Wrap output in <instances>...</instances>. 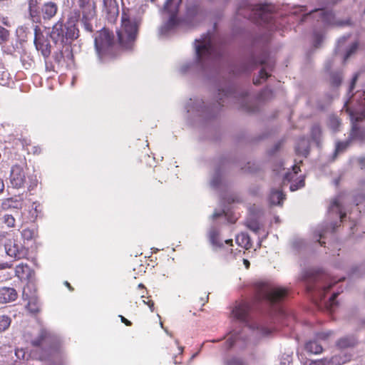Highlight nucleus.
I'll list each match as a JSON object with an SVG mask.
<instances>
[{"label": "nucleus", "instance_id": "1", "mask_svg": "<svg viewBox=\"0 0 365 365\" xmlns=\"http://www.w3.org/2000/svg\"><path fill=\"white\" fill-rule=\"evenodd\" d=\"M129 4V0H126ZM122 14L121 24L117 30L118 43L123 49H131L138 34L139 23L130 18V9L124 7V0H121Z\"/></svg>", "mask_w": 365, "mask_h": 365}, {"label": "nucleus", "instance_id": "2", "mask_svg": "<svg viewBox=\"0 0 365 365\" xmlns=\"http://www.w3.org/2000/svg\"><path fill=\"white\" fill-rule=\"evenodd\" d=\"M31 344L40 349L38 358L41 361L49 360L60 354L62 351L60 339L45 329L40 330L38 336L31 341Z\"/></svg>", "mask_w": 365, "mask_h": 365}, {"label": "nucleus", "instance_id": "3", "mask_svg": "<svg viewBox=\"0 0 365 365\" xmlns=\"http://www.w3.org/2000/svg\"><path fill=\"white\" fill-rule=\"evenodd\" d=\"M255 287V302L256 303L266 302L273 305L282 302L288 294L287 289L276 287L267 282H257Z\"/></svg>", "mask_w": 365, "mask_h": 365}, {"label": "nucleus", "instance_id": "4", "mask_svg": "<svg viewBox=\"0 0 365 365\" xmlns=\"http://www.w3.org/2000/svg\"><path fill=\"white\" fill-rule=\"evenodd\" d=\"M95 48L100 58L113 57L115 53L116 44L114 36L109 29L103 28L97 32L95 40Z\"/></svg>", "mask_w": 365, "mask_h": 365}, {"label": "nucleus", "instance_id": "5", "mask_svg": "<svg viewBox=\"0 0 365 365\" xmlns=\"http://www.w3.org/2000/svg\"><path fill=\"white\" fill-rule=\"evenodd\" d=\"M79 36V30L76 24L68 22L63 24V20L58 21L52 28L50 37L55 43H65L68 41H73Z\"/></svg>", "mask_w": 365, "mask_h": 365}, {"label": "nucleus", "instance_id": "6", "mask_svg": "<svg viewBox=\"0 0 365 365\" xmlns=\"http://www.w3.org/2000/svg\"><path fill=\"white\" fill-rule=\"evenodd\" d=\"M195 51L197 58L200 62L216 59L220 56V51L212 43L210 34L195 40Z\"/></svg>", "mask_w": 365, "mask_h": 365}, {"label": "nucleus", "instance_id": "7", "mask_svg": "<svg viewBox=\"0 0 365 365\" xmlns=\"http://www.w3.org/2000/svg\"><path fill=\"white\" fill-rule=\"evenodd\" d=\"M252 14L248 16L256 23L269 24L272 20V14L274 6L267 4H259L252 6L250 9Z\"/></svg>", "mask_w": 365, "mask_h": 365}, {"label": "nucleus", "instance_id": "8", "mask_svg": "<svg viewBox=\"0 0 365 365\" xmlns=\"http://www.w3.org/2000/svg\"><path fill=\"white\" fill-rule=\"evenodd\" d=\"M327 278V276L325 273L318 272L314 276H313L312 279H310V282H309L307 284V289L309 292H318L320 301H322V299L326 296V293L331 289L333 285L332 284H330L328 286L321 285V282L326 280Z\"/></svg>", "mask_w": 365, "mask_h": 365}, {"label": "nucleus", "instance_id": "9", "mask_svg": "<svg viewBox=\"0 0 365 365\" xmlns=\"http://www.w3.org/2000/svg\"><path fill=\"white\" fill-rule=\"evenodd\" d=\"M316 12L318 14L317 21H322L324 26H342L349 24V21H336L333 11L325 9H314L309 13L304 14L302 19V21H305L307 17H309L313 13Z\"/></svg>", "mask_w": 365, "mask_h": 365}, {"label": "nucleus", "instance_id": "10", "mask_svg": "<svg viewBox=\"0 0 365 365\" xmlns=\"http://www.w3.org/2000/svg\"><path fill=\"white\" fill-rule=\"evenodd\" d=\"M4 247L6 254L16 259H24L29 255V249L14 239H9Z\"/></svg>", "mask_w": 365, "mask_h": 365}, {"label": "nucleus", "instance_id": "11", "mask_svg": "<svg viewBox=\"0 0 365 365\" xmlns=\"http://www.w3.org/2000/svg\"><path fill=\"white\" fill-rule=\"evenodd\" d=\"M330 332H320L317 333L316 338L310 340L305 344V350L310 354H319L323 351V347L319 341H326L330 336Z\"/></svg>", "mask_w": 365, "mask_h": 365}, {"label": "nucleus", "instance_id": "12", "mask_svg": "<svg viewBox=\"0 0 365 365\" xmlns=\"http://www.w3.org/2000/svg\"><path fill=\"white\" fill-rule=\"evenodd\" d=\"M253 308V303L247 301H242L235 306L232 310L235 318L241 322H247L249 313Z\"/></svg>", "mask_w": 365, "mask_h": 365}, {"label": "nucleus", "instance_id": "13", "mask_svg": "<svg viewBox=\"0 0 365 365\" xmlns=\"http://www.w3.org/2000/svg\"><path fill=\"white\" fill-rule=\"evenodd\" d=\"M10 182L14 187H22L26 182V175L23 167L15 165L11 168Z\"/></svg>", "mask_w": 365, "mask_h": 365}, {"label": "nucleus", "instance_id": "14", "mask_svg": "<svg viewBox=\"0 0 365 365\" xmlns=\"http://www.w3.org/2000/svg\"><path fill=\"white\" fill-rule=\"evenodd\" d=\"M35 38H34V44L38 51H40L41 54L44 58H48L51 52V45L48 40L44 39L43 37H40L37 34V28L35 29Z\"/></svg>", "mask_w": 365, "mask_h": 365}, {"label": "nucleus", "instance_id": "15", "mask_svg": "<svg viewBox=\"0 0 365 365\" xmlns=\"http://www.w3.org/2000/svg\"><path fill=\"white\" fill-rule=\"evenodd\" d=\"M34 274V270L27 264L20 263L15 268V275L21 280H29Z\"/></svg>", "mask_w": 365, "mask_h": 365}, {"label": "nucleus", "instance_id": "16", "mask_svg": "<svg viewBox=\"0 0 365 365\" xmlns=\"http://www.w3.org/2000/svg\"><path fill=\"white\" fill-rule=\"evenodd\" d=\"M18 294L13 287H3L0 288V303L5 304L14 302L17 299Z\"/></svg>", "mask_w": 365, "mask_h": 365}, {"label": "nucleus", "instance_id": "17", "mask_svg": "<svg viewBox=\"0 0 365 365\" xmlns=\"http://www.w3.org/2000/svg\"><path fill=\"white\" fill-rule=\"evenodd\" d=\"M41 11L43 19L50 20L56 16L58 11V5L53 1H47L42 6Z\"/></svg>", "mask_w": 365, "mask_h": 365}, {"label": "nucleus", "instance_id": "18", "mask_svg": "<svg viewBox=\"0 0 365 365\" xmlns=\"http://www.w3.org/2000/svg\"><path fill=\"white\" fill-rule=\"evenodd\" d=\"M1 208L4 210L9 209L21 210L23 207V199L19 197H9L2 200Z\"/></svg>", "mask_w": 365, "mask_h": 365}, {"label": "nucleus", "instance_id": "19", "mask_svg": "<svg viewBox=\"0 0 365 365\" xmlns=\"http://www.w3.org/2000/svg\"><path fill=\"white\" fill-rule=\"evenodd\" d=\"M16 144L21 145L28 154L39 155L41 153V148L38 145H31L30 140L19 138L16 140Z\"/></svg>", "mask_w": 365, "mask_h": 365}, {"label": "nucleus", "instance_id": "20", "mask_svg": "<svg viewBox=\"0 0 365 365\" xmlns=\"http://www.w3.org/2000/svg\"><path fill=\"white\" fill-rule=\"evenodd\" d=\"M104 11L110 17H115L118 16L119 9L118 4L116 0H101Z\"/></svg>", "mask_w": 365, "mask_h": 365}, {"label": "nucleus", "instance_id": "21", "mask_svg": "<svg viewBox=\"0 0 365 365\" xmlns=\"http://www.w3.org/2000/svg\"><path fill=\"white\" fill-rule=\"evenodd\" d=\"M329 212L332 214H336L337 216H339L341 221H342L346 215V212L344 211L341 204L337 198L334 199L331 202L329 208Z\"/></svg>", "mask_w": 365, "mask_h": 365}, {"label": "nucleus", "instance_id": "22", "mask_svg": "<svg viewBox=\"0 0 365 365\" xmlns=\"http://www.w3.org/2000/svg\"><path fill=\"white\" fill-rule=\"evenodd\" d=\"M285 195L282 190H272L269 196V202L273 205H282Z\"/></svg>", "mask_w": 365, "mask_h": 365}, {"label": "nucleus", "instance_id": "23", "mask_svg": "<svg viewBox=\"0 0 365 365\" xmlns=\"http://www.w3.org/2000/svg\"><path fill=\"white\" fill-rule=\"evenodd\" d=\"M181 1L182 0H166L163 6V12L165 14H178Z\"/></svg>", "mask_w": 365, "mask_h": 365}, {"label": "nucleus", "instance_id": "24", "mask_svg": "<svg viewBox=\"0 0 365 365\" xmlns=\"http://www.w3.org/2000/svg\"><path fill=\"white\" fill-rule=\"evenodd\" d=\"M16 226L15 217L8 213L0 214V227L1 228H14Z\"/></svg>", "mask_w": 365, "mask_h": 365}, {"label": "nucleus", "instance_id": "25", "mask_svg": "<svg viewBox=\"0 0 365 365\" xmlns=\"http://www.w3.org/2000/svg\"><path fill=\"white\" fill-rule=\"evenodd\" d=\"M138 289L140 291V297L143 299V303L147 304L149 307L151 312H153L154 309H155V307H154L155 303L150 299V297L145 296V294L148 292H147V290H146V288L145 287V286L140 283L138 284Z\"/></svg>", "mask_w": 365, "mask_h": 365}, {"label": "nucleus", "instance_id": "26", "mask_svg": "<svg viewBox=\"0 0 365 365\" xmlns=\"http://www.w3.org/2000/svg\"><path fill=\"white\" fill-rule=\"evenodd\" d=\"M359 118H356V120L352 123V128L351 131V136L352 138L358 139L363 137V130L359 125Z\"/></svg>", "mask_w": 365, "mask_h": 365}, {"label": "nucleus", "instance_id": "27", "mask_svg": "<svg viewBox=\"0 0 365 365\" xmlns=\"http://www.w3.org/2000/svg\"><path fill=\"white\" fill-rule=\"evenodd\" d=\"M350 145V140L346 141H338L336 143L335 150H334V157H336L337 155L344 153L346 150Z\"/></svg>", "mask_w": 365, "mask_h": 365}, {"label": "nucleus", "instance_id": "28", "mask_svg": "<svg viewBox=\"0 0 365 365\" xmlns=\"http://www.w3.org/2000/svg\"><path fill=\"white\" fill-rule=\"evenodd\" d=\"M236 242L245 249H249L250 247V238L245 234H240L236 237Z\"/></svg>", "mask_w": 365, "mask_h": 365}, {"label": "nucleus", "instance_id": "29", "mask_svg": "<svg viewBox=\"0 0 365 365\" xmlns=\"http://www.w3.org/2000/svg\"><path fill=\"white\" fill-rule=\"evenodd\" d=\"M342 81V76L340 73H333L330 76V85L332 87H339Z\"/></svg>", "mask_w": 365, "mask_h": 365}, {"label": "nucleus", "instance_id": "30", "mask_svg": "<svg viewBox=\"0 0 365 365\" xmlns=\"http://www.w3.org/2000/svg\"><path fill=\"white\" fill-rule=\"evenodd\" d=\"M300 168L299 166L294 165L292 166V172H287L284 176V182L287 181L290 182L293 180L294 177L297 175L299 172H300Z\"/></svg>", "mask_w": 365, "mask_h": 365}, {"label": "nucleus", "instance_id": "31", "mask_svg": "<svg viewBox=\"0 0 365 365\" xmlns=\"http://www.w3.org/2000/svg\"><path fill=\"white\" fill-rule=\"evenodd\" d=\"M11 322V320L9 317L6 315L0 316V332L6 330L9 327Z\"/></svg>", "mask_w": 365, "mask_h": 365}, {"label": "nucleus", "instance_id": "32", "mask_svg": "<svg viewBox=\"0 0 365 365\" xmlns=\"http://www.w3.org/2000/svg\"><path fill=\"white\" fill-rule=\"evenodd\" d=\"M225 365H249L243 359L233 356L225 361Z\"/></svg>", "mask_w": 365, "mask_h": 365}, {"label": "nucleus", "instance_id": "33", "mask_svg": "<svg viewBox=\"0 0 365 365\" xmlns=\"http://www.w3.org/2000/svg\"><path fill=\"white\" fill-rule=\"evenodd\" d=\"M169 15V19L166 23V26L168 29H173L175 26H177L179 23L178 19V14H168Z\"/></svg>", "mask_w": 365, "mask_h": 365}, {"label": "nucleus", "instance_id": "34", "mask_svg": "<svg viewBox=\"0 0 365 365\" xmlns=\"http://www.w3.org/2000/svg\"><path fill=\"white\" fill-rule=\"evenodd\" d=\"M312 138L316 141L319 142L322 135V130L319 125H314L312 128L311 130Z\"/></svg>", "mask_w": 365, "mask_h": 365}, {"label": "nucleus", "instance_id": "35", "mask_svg": "<svg viewBox=\"0 0 365 365\" xmlns=\"http://www.w3.org/2000/svg\"><path fill=\"white\" fill-rule=\"evenodd\" d=\"M354 344V341L349 338H341L337 341V346L340 348L352 346Z\"/></svg>", "mask_w": 365, "mask_h": 365}, {"label": "nucleus", "instance_id": "36", "mask_svg": "<svg viewBox=\"0 0 365 365\" xmlns=\"http://www.w3.org/2000/svg\"><path fill=\"white\" fill-rule=\"evenodd\" d=\"M9 36V31L4 28L3 26H0V43H3L8 41Z\"/></svg>", "mask_w": 365, "mask_h": 365}, {"label": "nucleus", "instance_id": "37", "mask_svg": "<svg viewBox=\"0 0 365 365\" xmlns=\"http://www.w3.org/2000/svg\"><path fill=\"white\" fill-rule=\"evenodd\" d=\"M273 91L271 89L265 88L259 93V100H269L273 98Z\"/></svg>", "mask_w": 365, "mask_h": 365}, {"label": "nucleus", "instance_id": "38", "mask_svg": "<svg viewBox=\"0 0 365 365\" xmlns=\"http://www.w3.org/2000/svg\"><path fill=\"white\" fill-rule=\"evenodd\" d=\"M328 362L329 365H341L345 361L339 355H334L330 359H328Z\"/></svg>", "mask_w": 365, "mask_h": 365}, {"label": "nucleus", "instance_id": "39", "mask_svg": "<svg viewBox=\"0 0 365 365\" xmlns=\"http://www.w3.org/2000/svg\"><path fill=\"white\" fill-rule=\"evenodd\" d=\"M358 46L359 44L357 42H354L350 46L345 54L344 61H346L353 53L357 51Z\"/></svg>", "mask_w": 365, "mask_h": 365}, {"label": "nucleus", "instance_id": "40", "mask_svg": "<svg viewBox=\"0 0 365 365\" xmlns=\"http://www.w3.org/2000/svg\"><path fill=\"white\" fill-rule=\"evenodd\" d=\"M21 236L24 240H32L34 237V231L29 228L24 229L21 232Z\"/></svg>", "mask_w": 365, "mask_h": 365}, {"label": "nucleus", "instance_id": "41", "mask_svg": "<svg viewBox=\"0 0 365 365\" xmlns=\"http://www.w3.org/2000/svg\"><path fill=\"white\" fill-rule=\"evenodd\" d=\"M210 240L212 243L217 247H222V242L220 240L219 235L217 232H212L210 235Z\"/></svg>", "mask_w": 365, "mask_h": 365}, {"label": "nucleus", "instance_id": "42", "mask_svg": "<svg viewBox=\"0 0 365 365\" xmlns=\"http://www.w3.org/2000/svg\"><path fill=\"white\" fill-rule=\"evenodd\" d=\"M339 293H334L331 297L329 298V302L326 304V307L327 309L331 310L333 309L334 305L336 304V299L338 297Z\"/></svg>", "mask_w": 365, "mask_h": 365}, {"label": "nucleus", "instance_id": "43", "mask_svg": "<svg viewBox=\"0 0 365 365\" xmlns=\"http://www.w3.org/2000/svg\"><path fill=\"white\" fill-rule=\"evenodd\" d=\"M27 307L31 313H38L40 310L38 305L36 301H29Z\"/></svg>", "mask_w": 365, "mask_h": 365}, {"label": "nucleus", "instance_id": "44", "mask_svg": "<svg viewBox=\"0 0 365 365\" xmlns=\"http://www.w3.org/2000/svg\"><path fill=\"white\" fill-rule=\"evenodd\" d=\"M309 365H329L328 362V359H322L319 360L312 361Z\"/></svg>", "mask_w": 365, "mask_h": 365}, {"label": "nucleus", "instance_id": "45", "mask_svg": "<svg viewBox=\"0 0 365 365\" xmlns=\"http://www.w3.org/2000/svg\"><path fill=\"white\" fill-rule=\"evenodd\" d=\"M304 184H305L304 180V179H301L300 180V185H298L297 183H294V184H292L290 185V190L291 191H295V190H297L304 187Z\"/></svg>", "mask_w": 365, "mask_h": 365}, {"label": "nucleus", "instance_id": "46", "mask_svg": "<svg viewBox=\"0 0 365 365\" xmlns=\"http://www.w3.org/2000/svg\"><path fill=\"white\" fill-rule=\"evenodd\" d=\"M323 41V36L322 34H315L314 35V46L319 47Z\"/></svg>", "mask_w": 365, "mask_h": 365}, {"label": "nucleus", "instance_id": "47", "mask_svg": "<svg viewBox=\"0 0 365 365\" xmlns=\"http://www.w3.org/2000/svg\"><path fill=\"white\" fill-rule=\"evenodd\" d=\"M358 77H359V75L356 73L354 76V77L352 78V80H351V82L350 83V86H349V92H352L354 87H355V84L357 81V79H358Z\"/></svg>", "mask_w": 365, "mask_h": 365}, {"label": "nucleus", "instance_id": "48", "mask_svg": "<svg viewBox=\"0 0 365 365\" xmlns=\"http://www.w3.org/2000/svg\"><path fill=\"white\" fill-rule=\"evenodd\" d=\"M247 227L249 229H250L251 230H252L254 232H257L259 230V225L256 222H250L247 225Z\"/></svg>", "mask_w": 365, "mask_h": 365}, {"label": "nucleus", "instance_id": "49", "mask_svg": "<svg viewBox=\"0 0 365 365\" xmlns=\"http://www.w3.org/2000/svg\"><path fill=\"white\" fill-rule=\"evenodd\" d=\"M270 75L266 71L264 68H262L259 71V77L264 80L268 78Z\"/></svg>", "mask_w": 365, "mask_h": 365}, {"label": "nucleus", "instance_id": "50", "mask_svg": "<svg viewBox=\"0 0 365 365\" xmlns=\"http://www.w3.org/2000/svg\"><path fill=\"white\" fill-rule=\"evenodd\" d=\"M63 58V53L62 51H60L58 53H56L54 56V60L58 63H60Z\"/></svg>", "mask_w": 365, "mask_h": 365}, {"label": "nucleus", "instance_id": "51", "mask_svg": "<svg viewBox=\"0 0 365 365\" xmlns=\"http://www.w3.org/2000/svg\"><path fill=\"white\" fill-rule=\"evenodd\" d=\"M119 317L120 319L121 322L123 323L125 325H126L128 327H130L132 325V322L130 321H129L128 319H127L123 316L119 315Z\"/></svg>", "mask_w": 365, "mask_h": 365}, {"label": "nucleus", "instance_id": "52", "mask_svg": "<svg viewBox=\"0 0 365 365\" xmlns=\"http://www.w3.org/2000/svg\"><path fill=\"white\" fill-rule=\"evenodd\" d=\"M331 123H333V125L334 127H338L339 125V120L336 118H333L331 119Z\"/></svg>", "mask_w": 365, "mask_h": 365}, {"label": "nucleus", "instance_id": "53", "mask_svg": "<svg viewBox=\"0 0 365 365\" xmlns=\"http://www.w3.org/2000/svg\"><path fill=\"white\" fill-rule=\"evenodd\" d=\"M319 236L320 239L323 238L324 237V232H320L319 234ZM318 242H319V243L320 244L321 246H323L325 244V242L324 241H321V240H318Z\"/></svg>", "mask_w": 365, "mask_h": 365}, {"label": "nucleus", "instance_id": "54", "mask_svg": "<svg viewBox=\"0 0 365 365\" xmlns=\"http://www.w3.org/2000/svg\"><path fill=\"white\" fill-rule=\"evenodd\" d=\"M1 22L3 24H4L5 26H9L10 24H9V20H8V18L7 17H3L2 19H1Z\"/></svg>", "mask_w": 365, "mask_h": 365}, {"label": "nucleus", "instance_id": "55", "mask_svg": "<svg viewBox=\"0 0 365 365\" xmlns=\"http://www.w3.org/2000/svg\"><path fill=\"white\" fill-rule=\"evenodd\" d=\"M243 264H245V267L247 269H249L250 268V261L247 259H243Z\"/></svg>", "mask_w": 365, "mask_h": 365}, {"label": "nucleus", "instance_id": "56", "mask_svg": "<svg viewBox=\"0 0 365 365\" xmlns=\"http://www.w3.org/2000/svg\"><path fill=\"white\" fill-rule=\"evenodd\" d=\"M64 284L66 286V287H68V289L70 291H73V288L72 287V286L71 285V284L68 282L66 281L64 282Z\"/></svg>", "mask_w": 365, "mask_h": 365}, {"label": "nucleus", "instance_id": "57", "mask_svg": "<svg viewBox=\"0 0 365 365\" xmlns=\"http://www.w3.org/2000/svg\"><path fill=\"white\" fill-rule=\"evenodd\" d=\"M245 110L248 112V113H254L255 111V108H248V107H245Z\"/></svg>", "mask_w": 365, "mask_h": 365}, {"label": "nucleus", "instance_id": "58", "mask_svg": "<svg viewBox=\"0 0 365 365\" xmlns=\"http://www.w3.org/2000/svg\"><path fill=\"white\" fill-rule=\"evenodd\" d=\"M4 184L2 180L0 179V192H1L4 190Z\"/></svg>", "mask_w": 365, "mask_h": 365}, {"label": "nucleus", "instance_id": "59", "mask_svg": "<svg viewBox=\"0 0 365 365\" xmlns=\"http://www.w3.org/2000/svg\"><path fill=\"white\" fill-rule=\"evenodd\" d=\"M227 342L229 344V346L231 347L233 346L234 344V341L232 340L231 338H229L227 340Z\"/></svg>", "mask_w": 365, "mask_h": 365}, {"label": "nucleus", "instance_id": "60", "mask_svg": "<svg viewBox=\"0 0 365 365\" xmlns=\"http://www.w3.org/2000/svg\"><path fill=\"white\" fill-rule=\"evenodd\" d=\"M225 242L230 246H232V240H226Z\"/></svg>", "mask_w": 365, "mask_h": 365}, {"label": "nucleus", "instance_id": "61", "mask_svg": "<svg viewBox=\"0 0 365 365\" xmlns=\"http://www.w3.org/2000/svg\"><path fill=\"white\" fill-rule=\"evenodd\" d=\"M253 83H254V84L257 85L259 83V79L254 80Z\"/></svg>", "mask_w": 365, "mask_h": 365}, {"label": "nucleus", "instance_id": "62", "mask_svg": "<svg viewBox=\"0 0 365 365\" xmlns=\"http://www.w3.org/2000/svg\"><path fill=\"white\" fill-rule=\"evenodd\" d=\"M225 96H227V97H228V96H229V92H228V91H227V92H226V93H225Z\"/></svg>", "mask_w": 365, "mask_h": 365}, {"label": "nucleus", "instance_id": "63", "mask_svg": "<svg viewBox=\"0 0 365 365\" xmlns=\"http://www.w3.org/2000/svg\"><path fill=\"white\" fill-rule=\"evenodd\" d=\"M356 205H358L360 202H361V201H358L357 200H356Z\"/></svg>", "mask_w": 365, "mask_h": 365}, {"label": "nucleus", "instance_id": "64", "mask_svg": "<svg viewBox=\"0 0 365 365\" xmlns=\"http://www.w3.org/2000/svg\"><path fill=\"white\" fill-rule=\"evenodd\" d=\"M174 363L176 364H178L179 362L177 361L176 360H175Z\"/></svg>", "mask_w": 365, "mask_h": 365}]
</instances>
